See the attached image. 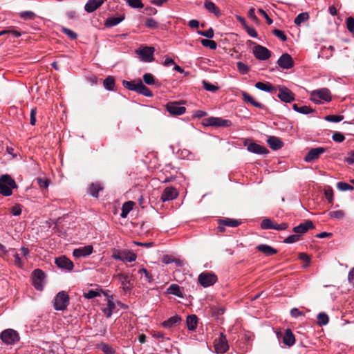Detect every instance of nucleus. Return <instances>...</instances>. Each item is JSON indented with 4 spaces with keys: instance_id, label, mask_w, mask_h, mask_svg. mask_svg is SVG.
<instances>
[{
    "instance_id": "423d86ee",
    "label": "nucleus",
    "mask_w": 354,
    "mask_h": 354,
    "mask_svg": "<svg viewBox=\"0 0 354 354\" xmlns=\"http://www.w3.org/2000/svg\"><path fill=\"white\" fill-rule=\"evenodd\" d=\"M111 257L115 260L129 263L135 261L137 259V256L135 253L127 250H115Z\"/></svg>"
},
{
    "instance_id": "6e6552de",
    "label": "nucleus",
    "mask_w": 354,
    "mask_h": 354,
    "mask_svg": "<svg viewBox=\"0 0 354 354\" xmlns=\"http://www.w3.org/2000/svg\"><path fill=\"white\" fill-rule=\"evenodd\" d=\"M204 124L216 127H229L232 125V122L230 120L219 117H209L205 119Z\"/></svg>"
},
{
    "instance_id": "4d7b16f0",
    "label": "nucleus",
    "mask_w": 354,
    "mask_h": 354,
    "mask_svg": "<svg viewBox=\"0 0 354 354\" xmlns=\"http://www.w3.org/2000/svg\"><path fill=\"white\" fill-rule=\"evenodd\" d=\"M301 236L299 234H292L288 236L286 239H284L283 242L286 243H293L297 242L300 240Z\"/></svg>"
},
{
    "instance_id": "79ce46f5",
    "label": "nucleus",
    "mask_w": 354,
    "mask_h": 354,
    "mask_svg": "<svg viewBox=\"0 0 354 354\" xmlns=\"http://www.w3.org/2000/svg\"><path fill=\"white\" fill-rule=\"evenodd\" d=\"M240 223L239 221L233 218H225L220 221V224L232 227H237Z\"/></svg>"
},
{
    "instance_id": "2eb2a0df",
    "label": "nucleus",
    "mask_w": 354,
    "mask_h": 354,
    "mask_svg": "<svg viewBox=\"0 0 354 354\" xmlns=\"http://www.w3.org/2000/svg\"><path fill=\"white\" fill-rule=\"evenodd\" d=\"M167 111L171 115H180L185 113L186 109L180 106L178 102H169L166 106Z\"/></svg>"
},
{
    "instance_id": "338daca9",
    "label": "nucleus",
    "mask_w": 354,
    "mask_h": 354,
    "mask_svg": "<svg viewBox=\"0 0 354 354\" xmlns=\"http://www.w3.org/2000/svg\"><path fill=\"white\" fill-rule=\"evenodd\" d=\"M273 34L283 41H285L287 39V37L284 32L281 30L274 29L273 30Z\"/></svg>"
},
{
    "instance_id": "49530a36",
    "label": "nucleus",
    "mask_w": 354,
    "mask_h": 354,
    "mask_svg": "<svg viewBox=\"0 0 354 354\" xmlns=\"http://www.w3.org/2000/svg\"><path fill=\"white\" fill-rule=\"evenodd\" d=\"M99 348L104 353V354H115V352L113 347L108 344L102 343L99 345Z\"/></svg>"
},
{
    "instance_id": "0e129e2a",
    "label": "nucleus",
    "mask_w": 354,
    "mask_h": 354,
    "mask_svg": "<svg viewBox=\"0 0 354 354\" xmlns=\"http://www.w3.org/2000/svg\"><path fill=\"white\" fill-rule=\"evenodd\" d=\"M145 26L147 28L155 29V28H158V23L154 19L149 18L147 19V21L145 22Z\"/></svg>"
},
{
    "instance_id": "f03ea898",
    "label": "nucleus",
    "mask_w": 354,
    "mask_h": 354,
    "mask_svg": "<svg viewBox=\"0 0 354 354\" xmlns=\"http://www.w3.org/2000/svg\"><path fill=\"white\" fill-rule=\"evenodd\" d=\"M310 100L316 104H323L325 102L331 100V95L329 90L326 88L313 91L310 93Z\"/></svg>"
},
{
    "instance_id": "ddd939ff",
    "label": "nucleus",
    "mask_w": 354,
    "mask_h": 354,
    "mask_svg": "<svg viewBox=\"0 0 354 354\" xmlns=\"http://www.w3.org/2000/svg\"><path fill=\"white\" fill-rule=\"evenodd\" d=\"M278 66L282 69H290L294 66V61L288 53H283L277 60Z\"/></svg>"
},
{
    "instance_id": "c756f323",
    "label": "nucleus",
    "mask_w": 354,
    "mask_h": 354,
    "mask_svg": "<svg viewBox=\"0 0 354 354\" xmlns=\"http://www.w3.org/2000/svg\"><path fill=\"white\" fill-rule=\"evenodd\" d=\"M187 326L189 330H194L198 326V318L195 315H190L187 317Z\"/></svg>"
},
{
    "instance_id": "58836bf2",
    "label": "nucleus",
    "mask_w": 354,
    "mask_h": 354,
    "mask_svg": "<svg viewBox=\"0 0 354 354\" xmlns=\"http://www.w3.org/2000/svg\"><path fill=\"white\" fill-rule=\"evenodd\" d=\"M137 93L148 97H151L153 96V93L145 85H144L142 81H140V84Z\"/></svg>"
},
{
    "instance_id": "4468645a",
    "label": "nucleus",
    "mask_w": 354,
    "mask_h": 354,
    "mask_svg": "<svg viewBox=\"0 0 354 354\" xmlns=\"http://www.w3.org/2000/svg\"><path fill=\"white\" fill-rule=\"evenodd\" d=\"M93 248L91 245L76 248L73 252V255L76 259L86 257L93 253Z\"/></svg>"
},
{
    "instance_id": "f704fd0d",
    "label": "nucleus",
    "mask_w": 354,
    "mask_h": 354,
    "mask_svg": "<svg viewBox=\"0 0 354 354\" xmlns=\"http://www.w3.org/2000/svg\"><path fill=\"white\" fill-rule=\"evenodd\" d=\"M140 80L137 81H126L122 82V85L129 91H133L137 93Z\"/></svg>"
},
{
    "instance_id": "dca6fc26",
    "label": "nucleus",
    "mask_w": 354,
    "mask_h": 354,
    "mask_svg": "<svg viewBox=\"0 0 354 354\" xmlns=\"http://www.w3.org/2000/svg\"><path fill=\"white\" fill-rule=\"evenodd\" d=\"M325 151L326 149L324 147L313 148L305 156L304 160L307 162H310L317 159Z\"/></svg>"
},
{
    "instance_id": "6ab92c4d",
    "label": "nucleus",
    "mask_w": 354,
    "mask_h": 354,
    "mask_svg": "<svg viewBox=\"0 0 354 354\" xmlns=\"http://www.w3.org/2000/svg\"><path fill=\"white\" fill-rule=\"evenodd\" d=\"M214 347L216 353L219 354H223L227 351L229 346L226 337L223 335V333L221 334V337L218 342L215 343Z\"/></svg>"
},
{
    "instance_id": "3c124183",
    "label": "nucleus",
    "mask_w": 354,
    "mask_h": 354,
    "mask_svg": "<svg viewBox=\"0 0 354 354\" xmlns=\"http://www.w3.org/2000/svg\"><path fill=\"white\" fill-rule=\"evenodd\" d=\"M330 218L336 219H342L345 217V212L343 210L331 211L328 212Z\"/></svg>"
},
{
    "instance_id": "603ef678",
    "label": "nucleus",
    "mask_w": 354,
    "mask_h": 354,
    "mask_svg": "<svg viewBox=\"0 0 354 354\" xmlns=\"http://www.w3.org/2000/svg\"><path fill=\"white\" fill-rule=\"evenodd\" d=\"M236 66L238 71L242 75L247 74L250 71V67L241 62H238Z\"/></svg>"
},
{
    "instance_id": "b1692460",
    "label": "nucleus",
    "mask_w": 354,
    "mask_h": 354,
    "mask_svg": "<svg viewBox=\"0 0 354 354\" xmlns=\"http://www.w3.org/2000/svg\"><path fill=\"white\" fill-rule=\"evenodd\" d=\"M182 321L180 316L176 315L164 321L161 324L165 328H170L179 324Z\"/></svg>"
},
{
    "instance_id": "37998d69",
    "label": "nucleus",
    "mask_w": 354,
    "mask_h": 354,
    "mask_svg": "<svg viewBox=\"0 0 354 354\" xmlns=\"http://www.w3.org/2000/svg\"><path fill=\"white\" fill-rule=\"evenodd\" d=\"M138 274H140L141 278L144 276L145 281L148 283H151L153 281V277L151 274H150L148 270L142 268L138 270Z\"/></svg>"
},
{
    "instance_id": "774afa93",
    "label": "nucleus",
    "mask_w": 354,
    "mask_h": 354,
    "mask_svg": "<svg viewBox=\"0 0 354 354\" xmlns=\"http://www.w3.org/2000/svg\"><path fill=\"white\" fill-rule=\"evenodd\" d=\"M345 162L348 165H353L354 163V150L351 151L348 156L345 158Z\"/></svg>"
},
{
    "instance_id": "aec40b11",
    "label": "nucleus",
    "mask_w": 354,
    "mask_h": 354,
    "mask_svg": "<svg viewBox=\"0 0 354 354\" xmlns=\"http://www.w3.org/2000/svg\"><path fill=\"white\" fill-rule=\"evenodd\" d=\"M313 223L311 221L308 220L293 227L292 230L295 233L299 235L306 233L309 229H313Z\"/></svg>"
},
{
    "instance_id": "6e6d98bb",
    "label": "nucleus",
    "mask_w": 354,
    "mask_h": 354,
    "mask_svg": "<svg viewBox=\"0 0 354 354\" xmlns=\"http://www.w3.org/2000/svg\"><path fill=\"white\" fill-rule=\"evenodd\" d=\"M324 195L327 201L329 203H333V189L330 187H328L324 190Z\"/></svg>"
},
{
    "instance_id": "473e14b6",
    "label": "nucleus",
    "mask_w": 354,
    "mask_h": 354,
    "mask_svg": "<svg viewBox=\"0 0 354 354\" xmlns=\"http://www.w3.org/2000/svg\"><path fill=\"white\" fill-rule=\"evenodd\" d=\"M205 8L210 12L214 14L218 17L221 15V12L216 5L210 1H205L204 3Z\"/></svg>"
},
{
    "instance_id": "8fccbe9b",
    "label": "nucleus",
    "mask_w": 354,
    "mask_h": 354,
    "mask_svg": "<svg viewBox=\"0 0 354 354\" xmlns=\"http://www.w3.org/2000/svg\"><path fill=\"white\" fill-rule=\"evenodd\" d=\"M202 84L203 88L207 91H211L214 93L217 91L219 88L218 86L214 85L206 80H203Z\"/></svg>"
},
{
    "instance_id": "5701e85b",
    "label": "nucleus",
    "mask_w": 354,
    "mask_h": 354,
    "mask_svg": "<svg viewBox=\"0 0 354 354\" xmlns=\"http://www.w3.org/2000/svg\"><path fill=\"white\" fill-rule=\"evenodd\" d=\"M248 150L255 154H266L268 153V150L263 146L252 142L248 145Z\"/></svg>"
},
{
    "instance_id": "a211bd4d",
    "label": "nucleus",
    "mask_w": 354,
    "mask_h": 354,
    "mask_svg": "<svg viewBox=\"0 0 354 354\" xmlns=\"http://www.w3.org/2000/svg\"><path fill=\"white\" fill-rule=\"evenodd\" d=\"M178 195V192L176 188L173 187H169L165 189L163 191L160 199L162 201H169L175 199Z\"/></svg>"
},
{
    "instance_id": "a878e982",
    "label": "nucleus",
    "mask_w": 354,
    "mask_h": 354,
    "mask_svg": "<svg viewBox=\"0 0 354 354\" xmlns=\"http://www.w3.org/2000/svg\"><path fill=\"white\" fill-rule=\"evenodd\" d=\"M267 142L270 147L275 151L280 149L283 146V142L275 136H269L267 139Z\"/></svg>"
},
{
    "instance_id": "de8ad7c7",
    "label": "nucleus",
    "mask_w": 354,
    "mask_h": 354,
    "mask_svg": "<svg viewBox=\"0 0 354 354\" xmlns=\"http://www.w3.org/2000/svg\"><path fill=\"white\" fill-rule=\"evenodd\" d=\"M274 223H275V221H274L270 218H265L261 223V227L264 230L273 229Z\"/></svg>"
},
{
    "instance_id": "72a5a7b5",
    "label": "nucleus",
    "mask_w": 354,
    "mask_h": 354,
    "mask_svg": "<svg viewBox=\"0 0 354 354\" xmlns=\"http://www.w3.org/2000/svg\"><path fill=\"white\" fill-rule=\"evenodd\" d=\"M135 203L133 201L125 202L122 207V212L120 216L122 218H126L129 213L132 210Z\"/></svg>"
},
{
    "instance_id": "864d4df0",
    "label": "nucleus",
    "mask_w": 354,
    "mask_h": 354,
    "mask_svg": "<svg viewBox=\"0 0 354 354\" xmlns=\"http://www.w3.org/2000/svg\"><path fill=\"white\" fill-rule=\"evenodd\" d=\"M201 44L205 47H208L212 50H215L217 44L215 41L211 39H202Z\"/></svg>"
},
{
    "instance_id": "393cba45",
    "label": "nucleus",
    "mask_w": 354,
    "mask_h": 354,
    "mask_svg": "<svg viewBox=\"0 0 354 354\" xmlns=\"http://www.w3.org/2000/svg\"><path fill=\"white\" fill-rule=\"evenodd\" d=\"M104 0H88L85 4L84 9L88 12H93L97 10L102 3Z\"/></svg>"
},
{
    "instance_id": "4c0bfd02",
    "label": "nucleus",
    "mask_w": 354,
    "mask_h": 354,
    "mask_svg": "<svg viewBox=\"0 0 354 354\" xmlns=\"http://www.w3.org/2000/svg\"><path fill=\"white\" fill-rule=\"evenodd\" d=\"M292 109L295 111L301 113V114H304V115H307V114H309V113H311L313 112V109H311L310 106H299L297 104H293Z\"/></svg>"
},
{
    "instance_id": "20e7f679",
    "label": "nucleus",
    "mask_w": 354,
    "mask_h": 354,
    "mask_svg": "<svg viewBox=\"0 0 354 354\" xmlns=\"http://www.w3.org/2000/svg\"><path fill=\"white\" fill-rule=\"evenodd\" d=\"M0 339L4 344L12 345L18 342L20 339V337L17 331L14 329L8 328L1 333Z\"/></svg>"
},
{
    "instance_id": "4be33fe9",
    "label": "nucleus",
    "mask_w": 354,
    "mask_h": 354,
    "mask_svg": "<svg viewBox=\"0 0 354 354\" xmlns=\"http://www.w3.org/2000/svg\"><path fill=\"white\" fill-rule=\"evenodd\" d=\"M115 305L113 301V297L112 295L108 296L107 305L106 307L102 308V312L104 313L106 317L109 318L111 317Z\"/></svg>"
},
{
    "instance_id": "09e8293b",
    "label": "nucleus",
    "mask_w": 354,
    "mask_h": 354,
    "mask_svg": "<svg viewBox=\"0 0 354 354\" xmlns=\"http://www.w3.org/2000/svg\"><path fill=\"white\" fill-rule=\"evenodd\" d=\"M99 296H100V292L95 290H88L83 293V297L88 299H93Z\"/></svg>"
},
{
    "instance_id": "e433bc0d",
    "label": "nucleus",
    "mask_w": 354,
    "mask_h": 354,
    "mask_svg": "<svg viewBox=\"0 0 354 354\" xmlns=\"http://www.w3.org/2000/svg\"><path fill=\"white\" fill-rule=\"evenodd\" d=\"M9 254L12 255L15 259L14 265L17 268H21L24 266V262L19 257L16 250L15 248H11L9 250Z\"/></svg>"
},
{
    "instance_id": "f257e3e1",
    "label": "nucleus",
    "mask_w": 354,
    "mask_h": 354,
    "mask_svg": "<svg viewBox=\"0 0 354 354\" xmlns=\"http://www.w3.org/2000/svg\"><path fill=\"white\" fill-rule=\"evenodd\" d=\"M17 187L15 181L8 174L0 177V194L4 196L12 195V189Z\"/></svg>"
},
{
    "instance_id": "c85d7f7f",
    "label": "nucleus",
    "mask_w": 354,
    "mask_h": 354,
    "mask_svg": "<svg viewBox=\"0 0 354 354\" xmlns=\"http://www.w3.org/2000/svg\"><path fill=\"white\" fill-rule=\"evenodd\" d=\"M282 342L288 346H291L295 344V338L290 329L286 330Z\"/></svg>"
},
{
    "instance_id": "bf43d9fd",
    "label": "nucleus",
    "mask_w": 354,
    "mask_h": 354,
    "mask_svg": "<svg viewBox=\"0 0 354 354\" xmlns=\"http://www.w3.org/2000/svg\"><path fill=\"white\" fill-rule=\"evenodd\" d=\"M19 16L23 19H32L35 17V14L32 11H23L20 12Z\"/></svg>"
},
{
    "instance_id": "2f4dec72",
    "label": "nucleus",
    "mask_w": 354,
    "mask_h": 354,
    "mask_svg": "<svg viewBox=\"0 0 354 354\" xmlns=\"http://www.w3.org/2000/svg\"><path fill=\"white\" fill-rule=\"evenodd\" d=\"M167 292L180 298L183 297V292L181 290V288L177 284H171L167 288Z\"/></svg>"
},
{
    "instance_id": "69168bd1",
    "label": "nucleus",
    "mask_w": 354,
    "mask_h": 354,
    "mask_svg": "<svg viewBox=\"0 0 354 354\" xmlns=\"http://www.w3.org/2000/svg\"><path fill=\"white\" fill-rule=\"evenodd\" d=\"M333 140L337 142H342L345 140L344 136L340 132H335L332 136Z\"/></svg>"
},
{
    "instance_id": "c03bdc74",
    "label": "nucleus",
    "mask_w": 354,
    "mask_h": 354,
    "mask_svg": "<svg viewBox=\"0 0 354 354\" xmlns=\"http://www.w3.org/2000/svg\"><path fill=\"white\" fill-rule=\"evenodd\" d=\"M317 318V324L319 326L326 325L329 322L328 316L325 313H319Z\"/></svg>"
},
{
    "instance_id": "e2e57ef3",
    "label": "nucleus",
    "mask_w": 354,
    "mask_h": 354,
    "mask_svg": "<svg viewBox=\"0 0 354 354\" xmlns=\"http://www.w3.org/2000/svg\"><path fill=\"white\" fill-rule=\"evenodd\" d=\"M347 29L354 35V18L349 17L346 19Z\"/></svg>"
},
{
    "instance_id": "c9c22d12",
    "label": "nucleus",
    "mask_w": 354,
    "mask_h": 354,
    "mask_svg": "<svg viewBox=\"0 0 354 354\" xmlns=\"http://www.w3.org/2000/svg\"><path fill=\"white\" fill-rule=\"evenodd\" d=\"M142 79L144 82L147 85H156L157 86H160V83L156 80L155 77L151 73H145L142 76Z\"/></svg>"
},
{
    "instance_id": "9b49d317",
    "label": "nucleus",
    "mask_w": 354,
    "mask_h": 354,
    "mask_svg": "<svg viewBox=\"0 0 354 354\" xmlns=\"http://www.w3.org/2000/svg\"><path fill=\"white\" fill-rule=\"evenodd\" d=\"M254 56L259 60H267L271 56L270 51L266 47L257 45L253 48Z\"/></svg>"
},
{
    "instance_id": "052dcab7",
    "label": "nucleus",
    "mask_w": 354,
    "mask_h": 354,
    "mask_svg": "<svg viewBox=\"0 0 354 354\" xmlns=\"http://www.w3.org/2000/svg\"><path fill=\"white\" fill-rule=\"evenodd\" d=\"M37 182L41 189H46L49 185V181L46 178H37Z\"/></svg>"
},
{
    "instance_id": "a19ab883",
    "label": "nucleus",
    "mask_w": 354,
    "mask_h": 354,
    "mask_svg": "<svg viewBox=\"0 0 354 354\" xmlns=\"http://www.w3.org/2000/svg\"><path fill=\"white\" fill-rule=\"evenodd\" d=\"M103 86L107 91H113L115 86V79L112 76H108L103 82Z\"/></svg>"
},
{
    "instance_id": "13d9d810",
    "label": "nucleus",
    "mask_w": 354,
    "mask_h": 354,
    "mask_svg": "<svg viewBox=\"0 0 354 354\" xmlns=\"http://www.w3.org/2000/svg\"><path fill=\"white\" fill-rule=\"evenodd\" d=\"M197 32L198 35L205 37L208 39H212L214 37V30L212 28L207 30H198Z\"/></svg>"
},
{
    "instance_id": "7c9ffc66",
    "label": "nucleus",
    "mask_w": 354,
    "mask_h": 354,
    "mask_svg": "<svg viewBox=\"0 0 354 354\" xmlns=\"http://www.w3.org/2000/svg\"><path fill=\"white\" fill-rule=\"evenodd\" d=\"M124 19V17L123 15H119L117 17H111L108 18L105 21V26L106 27H113L117 26L120 22H122Z\"/></svg>"
},
{
    "instance_id": "bb28decb",
    "label": "nucleus",
    "mask_w": 354,
    "mask_h": 354,
    "mask_svg": "<svg viewBox=\"0 0 354 354\" xmlns=\"http://www.w3.org/2000/svg\"><path fill=\"white\" fill-rule=\"evenodd\" d=\"M257 249L266 256H272L277 253L275 248L267 244H259L257 246Z\"/></svg>"
},
{
    "instance_id": "5fc2aeb1",
    "label": "nucleus",
    "mask_w": 354,
    "mask_h": 354,
    "mask_svg": "<svg viewBox=\"0 0 354 354\" xmlns=\"http://www.w3.org/2000/svg\"><path fill=\"white\" fill-rule=\"evenodd\" d=\"M325 120L331 122H339L344 120V116L341 115H329L325 117Z\"/></svg>"
},
{
    "instance_id": "f3484780",
    "label": "nucleus",
    "mask_w": 354,
    "mask_h": 354,
    "mask_svg": "<svg viewBox=\"0 0 354 354\" xmlns=\"http://www.w3.org/2000/svg\"><path fill=\"white\" fill-rule=\"evenodd\" d=\"M55 264L62 269L71 271L73 269V263L67 257L62 256L55 259Z\"/></svg>"
},
{
    "instance_id": "39448f33",
    "label": "nucleus",
    "mask_w": 354,
    "mask_h": 354,
    "mask_svg": "<svg viewBox=\"0 0 354 354\" xmlns=\"http://www.w3.org/2000/svg\"><path fill=\"white\" fill-rule=\"evenodd\" d=\"M114 279L118 280L124 292H129L133 288L131 276L127 274L120 272L114 275Z\"/></svg>"
},
{
    "instance_id": "cd10ccee",
    "label": "nucleus",
    "mask_w": 354,
    "mask_h": 354,
    "mask_svg": "<svg viewBox=\"0 0 354 354\" xmlns=\"http://www.w3.org/2000/svg\"><path fill=\"white\" fill-rule=\"evenodd\" d=\"M242 97L243 100L245 103L250 104L254 107L263 109L264 105L257 101H256L251 95H250L246 92H242Z\"/></svg>"
},
{
    "instance_id": "7ed1b4c3",
    "label": "nucleus",
    "mask_w": 354,
    "mask_h": 354,
    "mask_svg": "<svg viewBox=\"0 0 354 354\" xmlns=\"http://www.w3.org/2000/svg\"><path fill=\"white\" fill-rule=\"evenodd\" d=\"M155 48L152 46H141L136 50V55L143 62H151L154 60L153 54Z\"/></svg>"
},
{
    "instance_id": "1a4fd4ad",
    "label": "nucleus",
    "mask_w": 354,
    "mask_h": 354,
    "mask_svg": "<svg viewBox=\"0 0 354 354\" xmlns=\"http://www.w3.org/2000/svg\"><path fill=\"white\" fill-rule=\"evenodd\" d=\"M45 274L40 269H36L32 272V286L37 290H42L44 286Z\"/></svg>"
},
{
    "instance_id": "680f3d73",
    "label": "nucleus",
    "mask_w": 354,
    "mask_h": 354,
    "mask_svg": "<svg viewBox=\"0 0 354 354\" xmlns=\"http://www.w3.org/2000/svg\"><path fill=\"white\" fill-rule=\"evenodd\" d=\"M62 32L66 35L71 39H75L77 37V35L75 32L67 28H62Z\"/></svg>"
},
{
    "instance_id": "412c9836",
    "label": "nucleus",
    "mask_w": 354,
    "mask_h": 354,
    "mask_svg": "<svg viewBox=\"0 0 354 354\" xmlns=\"http://www.w3.org/2000/svg\"><path fill=\"white\" fill-rule=\"evenodd\" d=\"M255 87L260 91L270 93L272 94L275 93L277 91V88L268 82H258L255 84Z\"/></svg>"
},
{
    "instance_id": "9d476101",
    "label": "nucleus",
    "mask_w": 354,
    "mask_h": 354,
    "mask_svg": "<svg viewBox=\"0 0 354 354\" xmlns=\"http://www.w3.org/2000/svg\"><path fill=\"white\" fill-rule=\"evenodd\" d=\"M216 281L217 277L211 272H202L198 276V282L203 287L212 286Z\"/></svg>"
},
{
    "instance_id": "0eeeda50",
    "label": "nucleus",
    "mask_w": 354,
    "mask_h": 354,
    "mask_svg": "<svg viewBox=\"0 0 354 354\" xmlns=\"http://www.w3.org/2000/svg\"><path fill=\"white\" fill-rule=\"evenodd\" d=\"M69 304V297L64 291L59 292L54 299V308L56 310H64Z\"/></svg>"
},
{
    "instance_id": "f8f14e48",
    "label": "nucleus",
    "mask_w": 354,
    "mask_h": 354,
    "mask_svg": "<svg viewBox=\"0 0 354 354\" xmlns=\"http://www.w3.org/2000/svg\"><path fill=\"white\" fill-rule=\"evenodd\" d=\"M278 97L286 103H290L295 100V94L286 86H278Z\"/></svg>"
},
{
    "instance_id": "ea45409f",
    "label": "nucleus",
    "mask_w": 354,
    "mask_h": 354,
    "mask_svg": "<svg viewBox=\"0 0 354 354\" xmlns=\"http://www.w3.org/2000/svg\"><path fill=\"white\" fill-rule=\"evenodd\" d=\"M102 189V187L99 183H93L90 185L88 188V193L92 196L97 198L98 193L100 190Z\"/></svg>"
},
{
    "instance_id": "a18cd8bd",
    "label": "nucleus",
    "mask_w": 354,
    "mask_h": 354,
    "mask_svg": "<svg viewBox=\"0 0 354 354\" xmlns=\"http://www.w3.org/2000/svg\"><path fill=\"white\" fill-rule=\"evenodd\" d=\"M309 15L307 12H301L299 14L294 20L297 26H300L301 24L308 20Z\"/></svg>"
}]
</instances>
